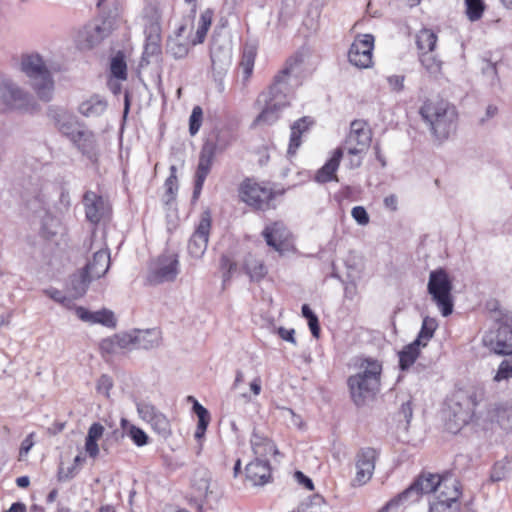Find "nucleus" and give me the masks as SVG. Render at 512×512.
Segmentation results:
<instances>
[{
    "label": "nucleus",
    "mask_w": 512,
    "mask_h": 512,
    "mask_svg": "<svg viewBox=\"0 0 512 512\" xmlns=\"http://www.w3.org/2000/svg\"><path fill=\"white\" fill-rule=\"evenodd\" d=\"M434 492L436 499L430 503V512H456L461 496V485L451 473L444 475L421 474L403 492L387 502L380 512H393L402 504L417 502L423 494Z\"/></svg>",
    "instance_id": "nucleus-1"
},
{
    "label": "nucleus",
    "mask_w": 512,
    "mask_h": 512,
    "mask_svg": "<svg viewBox=\"0 0 512 512\" xmlns=\"http://www.w3.org/2000/svg\"><path fill=\"white\" fill-rule=\"evenodd\" d=\"M301 63L302 56L290 57L284 68L275 75L267 90L258 95L255 106L260 112L254 119L253 126L272 125L279 120L282 110L290 104L289 94L292 90V79H295L298 84Z\"/></svg>",
    "instance_id": "nucleus-2"
},
{
    "label": "nucleus",
    "mask_w": 512,
    "mask_h": 512,
    "mask_svg": "<svg viewBox=\"0 0 512 512\" xmlns=\"http://www.w3.org/2000/svg\"><path fill=\"white\" fill-rule=\"evenodd\" d=\"M382 364L375 359L366 358L359 364V371L351 375L347 384L353 402L362 406L372 399L380 388Z\"/></svg>",
    "instance_id": "nucleus-3"
},
{
    "label": "nucleus",
    "mask_w": 512,
    "mask_h": 512,
    "mask_svg": "<svg viewBox=\"0 0 512 512\" xmlns=\"http://www.w3.org/2000/svg\"><path fill=\"white\" fill-rule=\"evenodd\" d=\"M20 70L29 79L38 98L49 102L54 92V80L47 62L37 52H28L21 55Z\"/></svg>",
    "instance_id": "nucleus-4"
},
{
    "label": "nucleus",
    "mask_w": 512,
    "mask_h": 512,
    "mask_svg": "<svg viewBox=\"0 0 512 512\" xmlns=\"http://www.w3.org/2000/svg\"><path fill=\"white\" fill-rule=\"evenodd\" d=\"M420 115L439 141L448 139L456 130V108L446 101H426L420 108Z\"/></svg>",
    "instance_id": "nucleus-5"
},
{
    "label": "nucleus",
    "mask_w": 512,
    "mask_h": 512,
    "mask_svg": "<svg viewBox=\"0 0 512 512\" xmlns=\"http://www.w3.org/2000/svg\"><path fill=\"white\" fill-rule=\"evenodd\" d=\"M229 146V141L220 131L211 132L205 139L194 176L192 200L197 201L202 192L205 180L209 175L214 158Z\"/></svg>",
    "instance_id": "nucleus-6"
},
{
    "label": "nucleus",
    "mask_w": 512,
    "mask_h": 512,
    "mask_svg": "<svg viewBox=\"0 0 512 512\" xmlns=\"http://www.w3.org/2000/svg\"><path fill=\"white\" fill-rule=\"evenodd\" d=\"M452 289V281L444 269L439 268L430 272L427 291L444 317L451 315L453 312Z\"/></svg>",
    "instance_id": "nucleus-7"
},
{
    "label": "nucleus",
    "mask_w": 512,
    "mask_h": 512,
    "mask_svg": "<svg viewBox=\"0 0 512 512\" xmlns=\"http://www.w3.org/2000/svg\"><path fill=\"white\" fill-rule=\"evenodd\" d=\"M145 45L142 61L150 63L151 58L161 54V12L155 5L144 9Z\"/></svg>",
    "instance_id": "nucleus-8"
},
{
    "label": "nucleus",
    "mask_w": 512,
    "mask_h": 512,
    "mask_svg": "<svg viewBox=\"0 0 512 512\" xmlns=\"http://www.w3.org/2000/svg\"><path fill=\"white\" fill-rule=\"evenodd\" d=\"M0 99L10 110L32 112L37 109L34 96L9 78H0Z\"/></svg>",
    "instance_id": "nucleus-9"
},
{
    "label": "nucleus",
    "mask_w": 512,
    "mask_h": 512,
    "mask_svg": "<svg viewBox=\"0 0 512 512\" xmlns=\"http://www.w3.org/2000/svg\"><path fill=\"white\" fill-rule=\"evenodd\" d=\"M477 405L475 396L463 391L457 392L450 406L451 415L447 428L452 433H457L463 426L467 425L473 418Z\"/></svg>",
    "instance_id": "nucleus-10"
},
{
    "label": "nucleus",
    "mask_w": 512,
    "mask_h": 512,
    "mask_svg": "<svg viewBox=\"0 0 512 512\" xmlns=\"http://www.w3.org/2000/svg\"><path fill=\"white\" fill-rule=\"evenodd\" d=\"M239 197L241 201L254 209L266 210L270 207L274 192L265 184L247 178L239 187Z\"/></svg>",
    "instance_id": "nucleus-11"
},
{
    "label": "nucleus",
    "mask_w": 512,
    "mask_h": 512,
    "mask_svg": "<svg viewBox=\"0 0 512 512\" xmlns=\"http://www.w3.org/2000/svg\"><path fill=\"white\" fill-rule=\"evenodd\" d=\"M95 231L89 239V249H95L93 257L89 260L84 271L90 278L98 279L104 276L110 267V253L102 240L96 241Z\"/></svg>",
    "instance_id": "nucleus-12"
},
{
    "label": "nucleus",
    "mask_w": 512,
    "mask_h": 512,
    "mask_svg": "<svg viewBox=\"0 0 512 512\" xmlns=\"http://www.w3.org/2000/svg\"><path fill=\"white\" fill-rule=\"evenodd\" d=\"M374 36L358 35L348 51L349 62L360 69L370 68L373 64Z\"/></svg>",
    "instance_id": "nucleus-13"
},
{
    "label": "nucleus",
    "mask_w": 512,
    "mask_h": 512,
    "mask_svg": "<svg viewBox=\"0 0 512 512\" xmlns=\"http://www.w3.org/2000/svg\"><path fill=\"white\" fill-rule=\"evenodd\" d=\"M179 273L177 255H163L158 258L154 267L147 274L146 281L150 285L174 281Z\"/></svg>",
    "instance_id": "nucleus-14"
},
{
    "label": "nucleus",
    "mask_w": 512,
    "mask_h": 512,
    "mask_svg": "<svg viewBox=\"0 0 512 512\" xmlns=\"http://www.w3.org/2000/svg\"><path fill=\"white\" fill-rule=\"evenodd\" d=\"M211 223L212 219L210 212L204 211L201 214L199 223L188 242V252L191 257L200 259L204 255L208 246Z\"/></svg>",
    "instance_id": "nucleus-15"
},
{
    "label": "nucleus",
    "mask_w": 512,
    "mask_h": 512,
    "mask_svg": "<svg viewBox=\"0 0 512 512\" xmlns=\"http://www.w3.org/2000/svg\"><path fill=\"white\" fill-rule=\"evenodd\" d=\"M82 203L85 209V217L93 225H97L109 217L111 213V205L108 199L94 191L85 192Z\"/></svg>",
    "instance_id": "nucleus-16"
},
{
    "label": "nucleus",
    "mask_w": 512,
    "mask_h": 512,
    "mask_svg": "<svg viewBox=\"0 0 512 512\" xmlns=\"http://www.w3.org/2000/svg\"><path fill=\"white\" fill-rule=\"evenodd\" d=\"M136 408L140 418L149 423L158 435L163 438L171 435V425L168 418L154 405L141 401L136 404Z\"/></svg>",
    "instance_id": "nucleus-17"
},
{
    "label": "nucleus",
    "mask_w": 512,
    "mask_h": 512,
    "mask_svg": "<svg viewBox=\"0 0 512 512\" xmlns=\"http://www.w3.org/2000/svg\"><path fill=\"white\" fill-rule=\"evenodd\" d=\"M483 343L498 355H512V327L500 324L496 331H491L483 337Z\"/></svg>",
    "instance_id": "nucleus-18"
},
{
    "label": "nucleus",
    "mask_w": 512,
    "mask_h": 512,
    "mask_svg": "<svg viewBox=\"0 0 512 512\" xmlns=\"http://www.w3.org/2000/svg\"><path fill=\"white\" fill-rule=\"evenodd\" d=\"M372 140V132L363 120H354L350 124V131L342 144L343 148H357L366 152Z\"/></svg>",
    "instance_id": "nucleus-19"
},
{
    "label": "nucleus",
    "mask_w": 512,
    "mask_h": 512,
    "mask_svg": "<svg viewBox=\"0 0 512 512\" xmlns=\"http://www.w3.org/2000/svg\"><path fill=\"white\" fill-rule=\"evenodd\" d=\"M378 457L376 449L371 447L361 448L356 454V475L354 481L358 485L366 484L375 470V462Z\"/></svg>",
    "instance_id": "nucleus-20"
},
{
    "label": "nucleus",
    "mask_w": 512,
    "mask_h": 512,
    "mask_svg": "<svg viewBox=\"0 0 512 512\" xmlns=\"http://www.w3.org/2000/svg\"><path fill=\"white\" fill-rule=\"evenodd\" d=\"M262 236L269 247L282 254L291 234L282 221H275L265 226Z\"/></svg>",
    "instance_id": "nucleus-21"
},
{
    "label": "nucleus",
    "mask_w": 512,
    "mask_h": 512,
    "mask_svg": "<svg viewBox=\"0 0 512 512\" xmlns=\"http://www.w3.org/2000/svg\"><path fill=\"white\" fill-rule=\"evenodd\" d=\"M71 141L92 163L96 164L98 162L99 148L96 135L92 131L87 129L77 130Z\"/></svg>",
    "instance_id": "nucleus-22"
},
{
    "label": "nucleus",
    "mask_w": 512,
    "mask_h": 512,
    "mask_svg": "<svg viewBox=\"0 0 512 512\" xmlns=\"http://www.w3.org/2000/svg\"><path fill=\"white\" fill-rule=\"evenodd\" d=\"M185 31L186 26L180 25L174 34L170 35L166 41V53L176 60L185 58L191 46H193L192 40L189 41L184 37Z\"/></svg>",
    "instance_id": "nucleus-23"
},
{
    "label": "nucleus",
    "mask_w": 512,
    "mask_h": 512,
    "mask_svg": "<svg viewBox=\"0 0 512 512\" xmlns=\"http://www.w3.org/2000/svg\"><path fill=\"white\" fill-rule=\"evenodd\" d=\"M246 478L254 486H263L272 480L271 466L267 459L255 458L245 468Z\"/></svg>",
    "instance_id": "nucleus-24"
},
{
    "label": "nucleus",
    "mask_w": 512,
    "mask_h": 512,
    "mask_svg": "<svg viewBox=\"0 0 512 512\" xmlns=\"http://www.w3.org/2000/svg\"><path fill=\"white\" fill-rule=\"evenodd\" d=\"M51 117L58 130L72 140L78 130L76 129V117L72 113L63 109L53 110L51 112Z\"/></svg>",
    "instance_id": "nucleus-25"
},
{
    "label": "nucleus",
    "mask_w": 512,
    "mask_h": 512,
    "mask_svg": "<svg viewBox=\"0 0 512 512\" xmlns=\"http://www.w3.org/2000/svg\"><path fill=\"white\" fill-rule=\"evenodd\" d=\"M77 316L84 322L98 323L106 327H115L116 319L114 313L107 309L91 312L83 307L76 309Z\"/></svg>",
    "instance_id": "nucleus-26"
},
{
    "label": "nucleus",
    "mask_w": 512,
    "mask_h": 512,
    "mask_svg": "<svg viewBox=\"0 0 512 512\" xmlns=\"http://www.w3.org/2000/svg\"><path fill=\"white\" fill-rule=\"evenodd\" d=\"M162 339L161 331L157 328L134 329L135 349L149 350L160 345Z\"/></svg>",
    "instance_id": "nucleus-27"
},
{
    "label": "nucleus",
    "mask_w": 512,
    "mask_h": 512,
    "mask_svg": "<svg viewBox=\"0 0 512 512\" xmlns=\"http://www.w3.org/2000/svg\"><path fill=\"white\" fill-rule=\"evenodd\" d=\"M343 158V149H335L332 156L327 162L317 171L315 180L318 183H327L337 180L336 171L339 167L340 161Z\"/></svg>",
    "instance_id": "nucleus-28"
},
{
    "label": "nucleus",
    "mask_w": 512,
    "mask_h": 512,
    "mask_svg": "<svg viewBox=\"0 0 512 512\" xmlns=\"http://www.w3.org/2000/svg\"><path fill=\"white\" fill-rule=\"evenodd\" d=\"M210 58L214 69L227 66L231 62L232 50L228 43L220 44L218 40L213 37L210 46Z\"/></svg>",
    "instance_id": "nucleus-29"
},
{
    "label": "nucleus",
    "mask_w": 512,
    "mask_h": 512,
    "mask_svg": "<svg viewBox=\"0 0 512 512\" xmlns=\"http://www.w3.org/2000/svg\"><path fill=\"white\" fill-rule=\"evenodd\" d=\"M312 124L309 117H302L295 121L291 126L290 140L287 153L295 155L297 149L301 145V136L308 131L309 126Z\"/></svg>",
    "instance_id": "nucleus-30"
},
{
    "label": "nucleus",
    "mask_w": 512,
    "mask_h": 512,
    "mask_svg": "<svg viewBox=\"0 0 512 512\" xmlns=\"http://www.w3.org/2000/svg\"><path fill=\"white\" fill-rule=\"evenodd\" d=\"M105 431L104 426L99 423H93L87 432V436L85 438V452L89 455V457L95 459L99 455V446L98 440L101 439Z\"/></svg>",
    "instance_id": "nucleus-31"
},
{
    "label": "nucleus",
    "mask_w": 512,
    "mask_h": 512,
    "mask_svg": "<svg viewBox=\"0 0 512 512\" xmlns=\"http://www.w3.org/2000/svg\"><path fill=\"white\" fill-rule=\"evenodd\" d=\"M251 446L256 458L266 459L267 456L278 453L275 444L256 431H254L251 436Z\"/></svg>",
    "instance_id": "nucleus-32"
},
{
    "label": "nucleus",
    "mask_w": 512,
    "mask_h": 512,
    "mask_svg": "<svg viewBox=\"0 0 512 512\" xmlns=\"http://www.w3.org/2000/svg\"><path fill=\"white\" fill-rule=\"evenodd\" d=\"M107 105L103 97L93 95L79 105L78 111L85 117H98L106 111Z\"/></svg>",
    "instance_id": "nucleus-33"
},
{
    "label": "nucleus",
    "mask_w": 512,
    "mask_h": 512,
    "mask_svg": "<svg viewBox=\"0 0 512 512\" xmlns=\"http://www.w3.org/2000/svg\"><path fill=\"white\" fill-rule=\"evenodd\" d=\"M256 55L257 49L254 45L246 44L244 46L241 60L239 63V69L242 74L243 84H246V82H248L253 73Z\"/></svg>",
    "instance_id": "nucleus-34"
},
{
    "label": "nucleus",
    "mask_w": 512,
    "mask_h": 512,
    "mask_svg": "<svg viewBox=\"0 0 512 512\" xmlns=\"http://www.w3.org/2000/svg\"><path fill=\"white\" fill-rule=\"evenodd\" d=\"M244 270L251 281L259 282L268 273L267 267L261 259L252 254H248L244 259Z\"/></svg>",
    "instance_id": "nucleus-35"
},
{
    "label": "nucleus",
    "mask_w": 512,
    "mask_h": 512,
    "mask_svg": "<svg viewBox=\"0 0 512 512\" xmlns=\"http://www.w3.org/2000/svg\"><path fill=\"white\" fill-rule=\"evenodd\" d=\"M490 418L496 421L506 431H512V406L497 404L490 411Z\"/></svg>",
    "instance_id": "nucleus-36"
},
{
    "label": "nucleus",
    "mask_w": 512,
    "mask_h": 512,
    "mask_svg": "<svg viewBox=\"0 0 512 512\" xmlns=\"http://www.w3.org/2000/svg\"><path fill=\"white\" fill-rule=\"evenodd\" d=\"M420 347H422L420 344L413 341L399 352V367L401 370H408L415 363L420 354Z\"/></svg>",
    "instance_id": "nucleus-37"
},
{
    "label": "nucleus",
    "mask_w": 512,
    "mask_h": 512,
    "mask_svg": "<svg viewBox=\"0 0 512 512\" xmlns=\"http://www.w3.org/2000/svg\"><path fill=\"white\" fill-rule=\"evenodd\" d=\"M213 15V10L209 8L201 13L195 37L192 39V45H198L204 42L207 32L211 26Z\"/></svg>",
    "instance_id": "nucleus-38"
},
{
    "label": "nucleus",
    "mask_w": 512,
    "mask_h": 512,
    "mask_svg": "<svg viewBox=\"0 0 512 512\" xmlns=\"http://www.w3.org/2000/svg\"><path fill=\"white\" fill-rule=\"evenodd\" d=\"M437 327L438 323L436 319L428 316L424 317L421 329L414 341L420 344L422 347H425L433 337Z\"/></svg>",
    "instance_id": "nucleus-39"
},
{
    "label": "nucleus",
    "mask_w": 512,
    "mask_h": 512,
    "mask_svg": "<svg viewBox=\"0 0 512 512\" xmlns=\"http://www.w3.org/2000/svg\"><path fill=\"white\" fill-rule=\"evenodd\" d=\"M437 42V35L430 29H422L416 36L417 47L422 53L434 50Z\"/></svg>",
    "instance_id": "nucleus-40"
},
{
    "label": "nucleus",
    "mask_w": 512,
    "mask_h": 512,
    "mask_svg": "<svg viewBox=\"0 0 512 512\" xmlns=\"http://www.w3.org/2000/svg\"><path fill=\"white\" fill-rule=\"evenodd\" d=\"M193 412L198 417V424L195 431V437L201 438L208 427L209 421H210V414L208 410L202 406L197 400H194V406L192 407Z\"/></svg>",
    "instance_id": "nucleus-41"
},
{
    "label": "nucleus",
    "mask_w": 512,
    "mask_h": 512,
    "mask_svg": "<svg viewBox=\"0 0 512 512\" xmlns=\"http://www.w3.org/2000/svg\"><path fill=\"white\" fill-rule=\"evenodd\" d=\"M107 36L106 29L101 25H89L85 27L84 37L86 46L91 48L98 44L101 40H103Z\"/></svg>",
    "instance_id": "nucleus-42"
},
{
    "label": "nucleus",
    "mask_w": 512,
    "mask_h": 512,
    "mask_svg": "<svg viewBox=\"0 0 512 512\" xmlns=\"http://www.w3.org/2000/svg\"><path fill=\"white\" fill-rule=\"evenodd\" d=\"M337 149H343V157L345 158V165L347 168L354 170L362 165L363 157L366 152L360 151L357 148H343L338 147Z\"/></svg>",
    "instance_id": "nucleus-43"
},
{
    "label": "nucleus",
    "mask_w": 512,
    "mask_h": 512,
    "mask_svg": "<svg viewBox=\"0 0 512 512\" xmlns=\"http://www.w3.org/2000/svg\"><path fill=\"white\" fill-rule=\"evenodd\" d=\"M193 487L199 496L206 497L210 488V474L207 470H199L195 473Z\"/></svg>",
    "instance_id": "nucleus-44"
},
{
    "label": "nucleus",
    "mask_w": 512,
    "mask_h": 512,
    "mask_svg": "<svg viewBox=\"0 0 512 512\" xmlns=\"http://www.w3.org/2000/svg\"><path fill=\"white\" fill-rule=\"evenodd\" d=\"M324 506V498L319 494H314L299 505L298 512H325Z\"/></svg>",
    "instance_id": "nucleus-45"
},
{
    "label": "nucleus",
    "mask_w": 512,
    "mask_h": 512,
    "mask_svg": "<svg viewBox=\"0 0 512 512\" xmlns=\"http://www.w3.org/2000/svg\"><path fill=\"white\" fill-rule=\"evenodd\" d=\"M511 469V462L506 458L496 462L491 469L490 481L499 482L506 479Z\"/></svg>",
    "instance_id": "nucleus-46"
},
{
    "label": "nucleus",
    "mask_w": 512,
    "mask_h": 512,
    "mask_svg": "<svg viewBox=\"0 0 512 512\" xmlns=\"http://www.w3.org/2000/svg\"><path fill=\"white\" fill-rule=\"evenodd\" d=\"M466 15L472 22L479 20L485 10L483 0H465Z\"/></svg>",
    "instance_id": "nucleus-47"
},
{
    "label": "nucleus",
    "mask_w": 512,
    "mask_h": 512,
    "mask_svg": "<svg viewBox=\"0 0 512 512\" xmlns=\"http://www.w3.org/2000/svg\"><path fill=\"white\" fill-rule=\"evenodd\" d=\"M177 169L174 165L170 167V175L165 181V195L167 197L166 203L171 202L175 199L176 193L178 191V180L176 176Z\"/></svg>",
    "instance_id": "nucleus-48"
},
{
    "label": "nucleus",
    "mask_w": 512,
    "mask_h": 512,
    "mask_svg": "<svg viewBox=\"0 0 512 512\" xmlns=\"http://www.w3.org/2000/svg\"><path fill=\"white\" fill-rule=\"evenodd\" d=\"M92 280L93 278H90L85 272L78 276H74L71 280V286L75 295H83L86 292L88 285Z\"/></svg>",
    "instance_id": "nucleus-49"
},
{
    "label": "nucleus",
    "mask_w": 512,
    "mask_h": 512,
    "mask_svg": "<svg viewBox=\"0 0 512 512\" xmlns=\"http://www.w3.org/2000/svg\"><path fill=\"white\" fill-rule=\"evenodd\" d=\"M110 70L112 75L119 80H126L127 65L122 56H115L111 61Z\"/></svg>",
    "instance_id": "nucleus-50"
},
{
    "label": "nucleus",
    "mask_w": 512,
    "mask_h": 512,
    "mask_svg": "<svg viewBox=\"0 0 512 512\" xmlns=\"http://www.w3.org/2000/svg\"><path fill=\"white\" fill-rule=\"evenodd\" d=\"M420 62L430 74H437L441 71V61L427 52L421 54Z\"/></svg>",
    "instance_id": "nucleus-51"
},
{
    "label": "nucleus",
    "mask_w": 512,
    "mask_h": 512,
    "mask_svg": "<svg viewBox=\"0 0 512 512\" xmlns=\"http://www.w3.org/2000/svg\"><path fill=\"white\" fill-rule=\"evenodd\" d=\"M203 119V110L200 106H194L192 113L189 118V133L194 136L196 135L201 127Z\"/></svg>",
    "instance_id": "nucleus-52"
},
{
    "label": "nucleus",
    "mask_w": 512,
    "mask_h": 512,
    "mask_svg": "<svg viewBox=\"0 0 512 512\" xmlns=\"http://www.w3.org/2000/svg\"><path fill=\"white\" fill-rule=\"evenodd\" d=\"M118 349H135L134 330L113 335Z\"/></svg>",
    "instance_id": "nucleus-53"
},
{
    "label": "nucleus",
    "mask_w": 512,
    "mask_h": 512,
    "mask_svg": "<svg viewBox=\"0 0 512 512\" xmlns=\"http://www.w3.org/2000/svg\"><path fill=\"white\" fill-rule=\"evenodd\" d=\"M128 436L134 442L135 445L141 447L148 443V435L144 430L139 427L132 425L128 430Z\"/></svg>",
    "instance_id": "nucleus-54"
},
{
    "label": "nucleus",
    "mask_w": 512,
    "mask_h": 512,
    "mask_svg": "<svg viewBox=\"0 0 512 512\" xmlns=\"http://www.w3.org/2000/svg\"><path fill=\"white\" fill-rule=\"evenodd\" d=\"M220 269L223 271V281H228L232 273L236 269V263L231 260V258L227 255H222L220 259Z\"/></svg>",
    "instance_id": "nucleus-55"
},
{
    "label": "nucleus",
    "mask_w": 512,
    "mask_h": 512,
    "mask_svg": "<svg viewBox=\"0 0 512 512\" xmlns=\"http://www.w3.org/2000/svg\"><path fill=\"white\" fill-rule=\"evenodd\" d=\"M351 216L355 220V222L360 226H366L370 222L369 214L367 213L365 207L363 206H355L351 210Z\"/></svg>",
    "instance_id": "nucleus-56"
},
{
    "label": "nucleus",
    "mask_w": 512,
    "mask_h": 512,
    "mask_svg": "<svg viewBox=\"0 0 512 512\" xmlns=\"http://www.w3.org/2000/svg\"><path fill=\"white\" fill-rule=\"evenodd\" d=\"M512 377V362L504 360L500 363L498 370L494 376L496 382L506 380Z\"/></svg>",
    "instance_id": "nucleus-57"
},
{
    "label": "nucleus",
    "mask_w": 512,
    "mask_h": 512,
    "mask_svg": "<svg viewBox=\"0 0 512 512\" xmlns=\"http://www.w3.org/2000/svg\"><path fill=\"white\" fill-rule=\"evenodd\" d=\"M113 387V381L110 376L103 374L97 381L96 390L99 394L109 397V392Z\"/></svg>",
    "instance_id": "nucleus-58"
},
{
    "label": "nucleus",
    "mask_w": 512,
    "mask_h": 512,
    "mask_svg": "<svg viewBox=\"0 0 512 512\" xmlns=\"http://www.w3.org/2000/svg\"><path fill=\"white\" fill-rule=\"evenodd\" d=\"M99 348L103 355H113L118 353L119 350L114 336L103 339Z\"/></svg>",
    "instance_id": "nucleus-59"
},
{
    "label": "nucleus",
    "mask_w": 512,
    "mask_h": 512,
    "mask_svg": "<svg viewBox=\"0 0 512 512\" xmlns=\"http://www.w3.org/2000/svg\"><path fill=\"white\" fill-rule=\"evenodd\" d=\"M404 79L403 75H390L387 77V82L392 91L400 92L404 89Z\"/></svg>",
    "instance_id": "nucleus-60"
},
{
    "label": "nucleus",
    "mask_w": 512,
    "mask_h": 512,
    "mask_svg": "<svg viewBox=\"0 0 512 512\" xmlns=\"http://www.w3.org/2000/svg\"><path fill=\"white\" fill-rule=\"evenodd\" d=\"M34 435L35 434L32 432L29 435H27L26 438L22 441L21 446H20V451H19L20 457L27 455L30 452V450L32 449V447L34 445V441H33Z\"/></svg>",
    "instance_id": "nucleus-61"
},
{
    "label": "nucleus",
    "mask_w": 512,
    "mask_h": 512,
    "mask_svg": "<svg viewBox=\"0 0 512 512\" xmlns=\"http://www.w3.org/2000/svg\"><path fill=\"white\" fill-rule=\"evenodd\" d=\"M277 333L282 340L290 342L294 345L297 344L296 339L294 337V334H295L294 329H286L284 327H280V328H278Z\"/></svg>",
    "instance_id": "nucleus-62"
},
{
    "label": "nucleus",
    "mask_w": 512,
    "mask_h": 512,
    "mask_svg": "<svg viewBox=\"0 0 512 512\" xmlns=\"http://www.w3.org/2000/svg\"><path fill=\"white\" fill-rule=\"evenodd\" d=\"M44 293L54 301L61 304L65 303V301L67 300V297L56 288H48L44 291Z\"/></svg>",
    "instance_id": "nucleus-63"
},
{
    "label": "nucleus",
    "mask_w": 512,
    "mask_h": 512,
    "mask_svg": "<svg viewBox=\"0 0 512 512\" xmlns=\"http://www.w3.org/2000/svg\"><path fill=\"white\" fill-rule=\"evenodd\" d=\"M296 481L306 487L308 490H313L314 485L312 480L301 471H296L294 474Z\"/></svg>",
    "instance_id": "nucleus-64"
}]
</instances>
